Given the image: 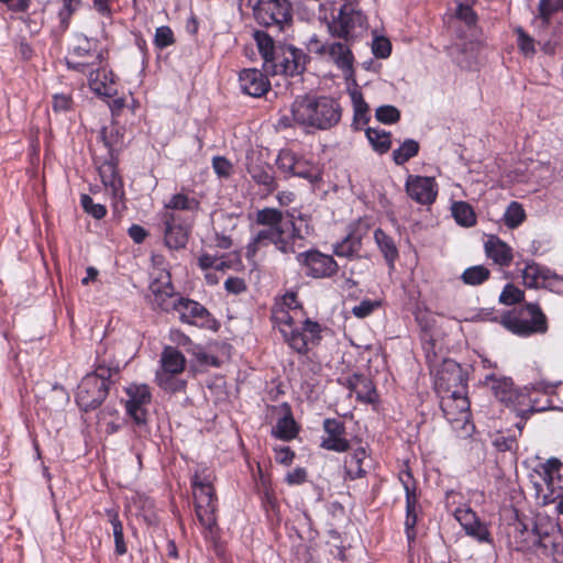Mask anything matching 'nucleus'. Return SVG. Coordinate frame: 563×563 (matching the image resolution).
Here are the masks:
<instances>
[{
	"mask_svg": "<svg viewBox=\"0 0 563 563\" xmlns=\"http://www.w3.org/2000/svg\"><path fill=\"white\" fill-rule=\"evenodd\" d=\"M290 112L295 124L318 131L334 128L342 117L340 103L328 96H299L291 103Z\"/></svg>",
	"mask_w": 563,
	"mask_h": 563,
	"instance_id": "1",
	"label": "nucleus"
},
{
	"mask_svg": "<svg viewBox=\"0 0 563 563\" xmlns=\"http://www.w3.org/2000/svg\"><path fill=\"white\" fill-rule=\"evenodd\" d=\"M319 20L327 25L332 36L345 42L353 38L357 27L362 29L366 24V16L356 1L345 2L339 9L334 1H324L319 5Z\"/></svg>",
	"mask_w": 563,
	"mask_h": 563,
	"instance_id": "2",
	"label": "nucleus"
},
{
	"mask_svg": "<svg viewBox=\"0 0 563 563\" xmlns=\"http://www.w3.org/2000/svg\"><path fill=\"white\" fill-rule=\"evenodd\" d=\"M500 323L508 331L520 336L548 331L547 317L537 303H527L523 308L504 313Z\"/></svg>",
	"mask_w": 563,
	"mask_h": 563,
	"instance_id": "3",
	"label": "nucleus"
},
{
	"mask_svg": "<svg viewBox=\"0 0 563 563\" xmlns=\"http://www.w3.org/2000/svg\"><path fill=\"white\" fill-rule=\"evenodd\" d=\"M276 165L287 178L300 177L310 183L321 179L319 166L291 150H282L277 155Z\"/></svg>",
	"mask_w": 563,
	"mask_h": 563,
	"instance_id": "4",
	"label": "nucleus"
},
{
	"mask_svg": "<svg viewBox=\"0 0 563 563\" xmlns=\"http://www.w3.org/2000/svg\"><path fill=\"white\" fill-rule=\"evenodd\" d=\"M305 275L311 278H330L339 271V265L331 255L318 250L301 252L296 256Z\"/></svg>",
	"mask_w": 563,
	"mask_h": 563,
	"instance_id": "5",
	"label": "nucleus"
},
{
	"mask_svg": "<svg viewBox=\"0 0 563 563\" xmlns=\"http://www.w3.org/2000/svg\"><path fill=\"white\" fill-rule=\"evenodd\" d=\"M253 13L260 24L277 25L280 29L292 19L291 4L288 0H258Z\"/></svg>",
	"mask_w": 563,
	"mask_h": 563,
	"instance_id": "6",
	"label": "nucleus"
},
{
	"mask_svg": "<svg viewBox=\"0 0 563 563\" xmlns=\"http://www.w3.org/2000/svg\"><path fill=\"white\" fill-rule=\"evenodd\" d=\"M269 244L284 253L289 254L292 252L290 242L285 236L284 229L264 228L256 231L245 246V256L249 261H253L256 254Z\"/></svg>",
	"mask_w": 563,
	"mask_h": 563,
	"instance_id": "7",
	"label": "nucleus"
},
{
	"mask_svg": "<svg viewBox=\"0 0 563 563\" xmlns=\"http://www.w3.org/2000/svg\"><path fill=\"white\" fill-rule=\"evenodd\" d=\"M321 325L317 321L303 319L299 325L291 330V334L284 336L288 345L299 354H306L321 341Z\"/></svg>",
	"mask_w": 563,
	"mask_h": 563,
	"instance_id": "8",
	"label": "nucleus"
},
{
	"mask_svg": "<svg viewBox=\"0 0 563 563\" xmlns=\"http://www.w3.org/2000/svg\"><path fill=\"white\" fill-rule=\"evenodd\" d=\"M128 399L125 410L134 423L143 427L147 422V407L152 401V394L145 384H131L125 388Z\"/></svg>",
	"mask_w": 563,
	"mask_h": 563,
	"instance_id": "9",
	"label": "nucleus"
},
{
	"mask_svg": "<svg viewBox=\"0 0 563 563\" xmlns=\"http://www.w3.org/2000/svg\"><path fill=\"white\" fill-rule=\"evenodd\" d=\"M183 323L190 325L213 329L216 320L211 317L210 312L198 301L188 298H179L174 305V309Z\"/></svg>",
	"mask_w": 563,
	"mask_h": 563,
	"instance_id": "10",
	"label": "nucleus"
},
{
	"mask_svg": "<svg viewBox=\"0 0 563 563\" xmlns=\"http://www.w3.org/2000/svg\"><path fill=\"white\" fill-rule=\"evenodd\" d=\"M109 389L96 376H85L77 388L76 402L85 411L99 407L107 398Z\"/></svg>",
	"mask_w": 563,
	"mask_h": 563,
	"instance_id": "11",
	"label": "nucleus"
},
{
	"mask_svg": "<svg viewBox=\"0 0 563 563\" xmlns=\"http://www.w3.org/2000/svg\"><path fill=\"white\" fill-rule=\"evenodd\" d=\"M161 218L166 246L172 250L184 249L188 242L189 228L184 224L181 217L173 211H164Z\"/></svg>",
	"mask_w": 563,
	"mask_h": 563,
	"instance_id": "12",
	"label": "nucleus"
},
{
	"mask_svg": "<svg viewBox=\"0 0 563 563\" xmlns=\"http://www.w3.org/2000/svg\"><path fill=\"white\" fill-rule=\"evenodd\" d=\"M405 189L407 195L419 205H431L438 196V184L432 177L409 175Z\"/></svg>",
	"mask_w": 563,
	"mask_h": 563,
	"instance_id": "13",
	"label": "nucleus"
},
{
	"mask_svg": "<svg viewBox=\"0 0 563 563\" xmlns=\"http://www.w3.org/2000/svg\"><path fill=\"white\" fill-rule=\"evenodd\" d=\"M440 406L450 423H465L470 418V401L462 390L441 396Z\"/></svg>",
	"mask_w": 563,
	"mask_h": 563,
	"instance_id": "14",
	"label": "nucleus"
},
{
	"mask_svg": "<svg viewBox=\"0 0 563 563\" xmlns=\"http://www.w3.org/2000/svg\"><path fill=\"white\" fill-rule=\"evenodd\" d=\"M308 56L302 49L294 46H286L280 49V54L275 56L274 73L295 76L301 74L306 68Z\"/></svg>",
	"mask_w": 563,
	"mask_h": 563,
	"instance_id": "15",
	"label": "nucleus"
},
{
	"mask_svg": "<svg viewBox=\"0 0 563 563\" xmlns=\"http://www.w3.org/2000/svg\"><path fill=\"white\" fill-rule=\"evenodd\" d=\"M316 53L320 56L329 57V59L333 62L346 77H350L353 74L354 56L347 45V42H329L320 44L316 48Z\"/></svg>",
	"mask_w": 563,
	"mask_h": 563,
	"instance_id": "16",
	"label": "nucleus"
},
{
	"mask_svg": "<svg viewBox=\"0 0 563 563\" xmlns=\"http://www.w3.org/2000/svg\"><path fill=\"white\" fill-rule=\"evenodd\" d=\"M323 432L320 444L322 449L338 453L346 452L350 449V441L345 437V426L340 420L334 418L324 419Z\"/></svg>",
	"mask_w": 563,
	"mask_h": 563,
	"instance_id": "17",
	"label": "nucleus"
},
{
	"mask_svg": "<svg viewBox=\"0 0 563 563\" xmlns=\"http://www.w3.org/2000/svg\"><path fill=\"white\" fill-rule=\"evenodd\" d=\"M153 302L162 310L169 311L180 297H177L168 273H162L150 286Z\"/></svg>",
	"mask_w": 563,
	"mask_h": 563,
	"instance_id": "18",
	"label": "nucleus"
},
{
	"mask_svg": "<svg viewBox=\"0 0 563 563\" xmlns=\"http://www.w3.org/2000/svg\"><path fill=\"white\" fill-rule=\"evenodd\" d=\"M101 63V54L92 49L91 43L85 40L82 45L74 47L69 57L66 58L68 68L81 73L91 70L90 68Z\"/></svg>",
	"mask_w": 563,
	"mask_h": 563,
	"instance_id": "19",
	"label": "nucleus"
},
{
	"mask_svg": "<svg viewBox=\"0 0 563 563\" xmlns=\"http://www.w3.org/2000/svg\"><path fill=\"white\" fill-rule=\"evenodd\" d=\"M241 90L251 97L260 98L271 88L267 76L256 68H246L239 74Z\"/></svg>",
	"mask_w": 563,
	"mask_h": 563,
	"instance_id": "20",
	"label": "nucleus"
},
{
	"mask_svg": "<svg viewBox=\"0 0 563 563\" xmlns=\"http://www.w3.org/2000/svg\"><path fill=\"white\" fill-rule=\"evenodd\" d=\"M455 519L460 522L466 534L479 542H489L490 533L487 527L482 523L476 514L470 507H459L454 511Z\"/></svg>",
	"mask_w": 563,
	"mask_h": 563,
	"instance_id": "21",
	"label": "nucleus"
},
{
	"mask_svg": "<svg viewBox=\"0 0 563 563\" xmlns=\"http://www.w3.org/2000/svg\"><path fill=\"white\" fill-rule=\"evenodd\" d=\"M194 505L197 519L203 528L206 537H213L217 529L218 498L194 499Z\"/></svg>",
	"mask_w": 563,
	"mask_h": 563,
	"instance_id": "22",
	"label": "nucleus"
},
{
	"mask_svg": "<svg viewBox=\"0 0 563 563\" xmlns=\"http://www.w3.org/2000/svg\"><path fill=\"white\" fill-rule=\"evenodd\" d=\"M343 385L356 395V399L365 404H374L377 399L375 386L371 378L362 374H353L345 378Z\"/></svg>",
	"mask_w": 563,
	"mask_h": 563,
	"instance_id": "23",
	"label": "nucleus"
},
{
	"mask_svg": "<svg viewBox=\"0 0 563 563\" xmlns=\"http://www.w3.org/2000/svg\"><path fill=\"white\" fill-rule=\"evenodd\" d=\"M399 479L402 483L404 489L406 492L407 516H406L405 526H406V530H407V537H408V539H411V538H413L412 530L417 522V516L415 514V508H416V504H417V497L415 494V483H413L412 475L409 471H405V472L400 473Z\"/></svg>",
	"mask_w": 563,
	"mask_h": 563,
	"instance_id": "24",
	"label": "nucleus"
},
{
	"mask_svg": "<svg viewBox=\"0 0 563 563\" xmlns=\"http://www.w3.org/2000/svg\"><path fill=\"white\" fill-rule=\"evenodd\" d=\"M477 15L473 10V4H456L452 14L448 16L446 23L450 29H459L463 25L465 30L459 33L460 37H464L467 33H472L476 26Z\"/></svg>",
	"mask_w": 563,
	"mask_h": 563,
	"instance_id": "25",
	"label": "nucleus"
},
{
	"mask_svg": "<svg viewBox=\"0 0 563 563\" xmlns=\"http://www.w3.org/2000/svg\"><path fill=\"white\" fill-rule=\"evenodd\" d=\"M486 256L500 267H507L514 260L512 249L496 235H489L484 243Z\"/></svg>",
	"mask_w": 563,
	"mask_h": 563,
	"instance_id": "26",
	"label": "nucleus"
},
{
	"mask_svg": "<svg viewBox=\"0 0 563 563\" xmlns=\"http://www.w3.org/2000/svg\"><path fill=\"white\" fill-rule=\"evenodd\" d=\"M247 173L251 178L260 186H263L267 192H273L277 188L273 167L264 162L252 159L247 165Z\"/></svg>",
	"mask_w": 563,
	"mask_h": 563,
	"instance_id": "27",
	"label": "nucleus"
},
{
	"mask_svg": "<svg viewBox=\"0 0 563 563\" xmlns=\"http://www.w3.org/2000/svg\"><path fill=\"white\" fill-rule=\"evenodd\" d=\"M563 11V0H539L538 14L532 20V24L538 29V35L545 32L558 12Z\"/></svg>",
	"mask_w": 563,
	"mask_h": 563,
	"instance_id": "28",
	"label": "nucleus"
},
{
	"mask_svg": "<svg viewBox=\"0 0 563 563\" xmlns=\"http://www.w3.org/2000/svg\"><path fill=\"white\" fill-rule=\"evenodd\" d=\"M303 310H283L282 308H273L272 319L275 325L278 328L283 338L287 334H291V330L299 325L303 318Z\"/></svg>",
	"mask_w": 563,
	"mask_h": 563,
	"instance_id": "29",
	"label": "nucleus"
},
{
	"mask_svg": "<svg viewBox=\"0 0 563 563\" xmlns=\"http://www.w3.org/2000/svg\"><path fill=\"white\" fill-rule=\"evenodd\" d=\"M214 475L208 470L196 471L191 477V490L194 499L217 497L213 487Z\"/></svg>",
	"mask_w": 563,
	"mask_h": 563,
	"instance_id": "30",
	"label": "nucleus"
},
{
	"mask_svg": "<svg viewBox=\"0 0 563 563\" xmlns=\"http://www.w3.org/2000/svg\"><path fill=\"white\" fill-rule=\"evenodd\" d=\"M89 86L100 96L112 97L117 93L113 74L106 69L89 70Z\"/></svg>",
	"mask_w": 563,
	"mask_h": 563,
	"instance_id": "31",
	"label": "nucleus"
},
{
	"mask_svg": "<svg viewBox=\"0 0 563 563\" xmlns=\"http://www.w3.org/2000/svg\"><path fill=\"white\" fill-rule=\"evenodd\" d=\"M362 239L363 233L360 229H352L341 242L334 244L333 253L339 257H354L362 247Z\"/></svg>",
	"mask_w": 563,
	"mask_h": 563,
	"instance_id": "32",
	"label": "nucleus"
},
{
	"mask_svg": "<svg viewBox=\"0 0 563 563\" xmlns=\"http://www.w3.org/2000/svg\"><path fill=\"white\" fill-rule=\"evenodd\" d=\"M102 184L110 188L114 197L123 196V183L118 175L117 164L113 161L104 162L99 167Z\"/></svg>",
	"mask_w": 563,
	"mask_h": 563,
	"instance_id": "33",
	"label": "nucleus"
},
{
	"mask_svg": "<svg viewBox=\"0 0 563 563\" xmlns=\"http://www.w3.org/2000/svg\"><path fill=\"white\" fill-rule=\"evenodd\" d=\"M486 380H490V388L495 397L506 405H511L518 398V393L514 389V384L510 378L495 376H487Z\"/></svg>",
	"mask_w": 563,
	"mask_h": 563,
	"instance_id": "34",
	"label": "nucleus"
},
{
	"mask_svg": "<svg viewBox=\"0 0 563 563\" xmlns=\"http://www.w3.org/2000/svg\"><path fill=\"white\" fill-rule=\"evenodd\" d=\"M550 269L534 262L527 263L521 272L525 286L529 288H543Z\"/></svg>",
	"mask_w": 563,
	"mask_h": 563,
	"instance_id": "35",
	"label": "nucleus"
},
{
	"mask_svg": "<svg viewBox=\"0 0 563 563\" xmlns=\"http://www.w3.org/2000/svg\"><path fill=\"white\" fill-rule=\"evenodd\" d=\"M186 358L175 347L166 346L161 355V368L158 371L169 374H180L185 369Z\"/></svg>",
	"mask_w": 563,
	"mask_h": 563,
	"instance_id": "36",
	"label": "nucleus"
},
{
	"mask_svg": "<svg viewBox=\"0 0 563 563\" xmlns=\"http://www.w3.org/2000/svg\"><path fill=\"white\" fill-rule=\"evenodd\" d=\"M374 239L388 266L394 268L399 253L393 238L387 235L382 229H376L374 232Z\"/></svg>",
	"mask_w": 563,
	"mask_h": 563,
	"instance_id": "37",
	"label": "nucleus"
},
{
	"mask_svg": "<svg viewBox=\"0 0 563 563\" xmlns=\"http://www.w3.org/2000/svg\"><path fill=\"white\" fill-rule=\"evenodd\" d=\"M461 380V369L457 363L451 360L443 361V368L435 374V386L439 393L442 389H448L451 382L456 383Z\"/></svg>",
	"mask_w": 563,
	"mask_h": 563,
	"instance_id": "38",
	"label": "nucleus"
},
{
	"mask_svg": "<svg viewBox=\"0 0 563 563\" xmlns=\"http://www.w3.org/2000/svg\"><path fill=\"white\" fill-rule=\"evenodd\" d=\"M365 134L375 152L385 154L390 150L391 134L389 132L377 128H368Z\"/></svg>",
	"mask_w": 563,
	"mask_h": 563,
	"instance_id": "39",
	"label": "nucleus"
},
{
	"mask_svg": "<svg viewBox=\"0 0 563 563\" xmlns=\"http://www.w3.org/2000/svg\"><path fill=\"white\" fill-rule=\"evenodd\" d=\"M200 209V201L195 197H190L184 192H178L172 196L165 205V211H192L196 212Z\"/></svg>",
	"mask_w": 563,
	"mask_h": 563,
	"instance_id": "40",
	"label": "nucleus"
},
{
	"mask_svg": "<svg viewBox=\"0 0 563 563\" xmlns=\"http://www.w3.org/2000/svg\"><path fill=\"white\" fill-rule=\"evenodd\" d=\"M365 457V450L358 448L345 459V472L350 479L361 478L365 475L366 472L362 468V462Z\"/></svg>",
	"mask_w": 563,
	"mask_h": 563,
	"instance_id": "41",
	"label": "nucleus"
},
{
	"mask_svg": "<svg viewBox=\"0 0 563 563\" xmlns=\"http://www.w3.org/2000/svg\"><path fill=\"white\" fill-rule=\"evenodd\" d=\"M350 96L354 110L353 123L356 126L367 124L369 121V108L363 95L358 90H353Z\"/></svg>",
	"mask_w": 563,
	"mask_h": 563,
	"instance_id": "42",
	"label": "nucleus"
},
{
	"mask_svg": "<svg viewBox=\"0 0 563 563\" xmlns=\"http://www.w3.org/2000/svg\"><path fill=\"white\" fill-rule=\"evenodd\" d=\"M561 528L559 523L550 520L549 518H539L532 530L533 544H538L543 539L550 538L551 536H558Z\"/></svg>",
	"mask_w": 563,
	"mask_h": 563,
	"instance_id": "43",
	"label": "nucleus"
},
{
	"mask_svg": "<svg viewBox=\"0 0 563 563\" xmlns=\"http://www.w3.org/2000/svg\"><path fill=\"white\" fill-rule=\"evenodd\" d=\"M452 216L463 227L470 228L476 223V216L471 205L464 201H456L452 205Z\"/></svg>",
	"mask_w": 563,
	"mask_h": 563,
	"instance_id": "44",
	"label": "nucleus"
},
{
	"mask_svg": "<svg viewBox=\"0 0 563 563\" xmlns=\"http://www.w3.org/2000/svg\"><path fill=\"white\" fill-rule=\"evenodd\" d=\"M284 214L275 208H264L256 212L255 222L258 225L273 229H283L282 221Z\"/></svg>",
	"mask_w": 563,
	"mask_h": 563,
	"instance_id": "45",
	"label": "nucleus"
},
{
	"mask_svg": "<svg viewBox=\"0 0 563 563\" xmlns=\"http://www.w3.org/2000/svg\"><path fill=\"white\" fill-rule=\"evenodd\" d=\"M490 277V271L484 265H474L467 267L461 275L465 285L478 286L484 284Z\"/></svg>",
	"mask_w": 563,
	"mask_h": 563,
	"instance_id": "46",
	"label": "nucleus"
},
{
	"mask_svg": "<svg viewBox=\"0 0 563 563\" xmlns=\"http://www.w3.org/2000/svg\"><path fill=\"white\" fill-rule=\"evenodd\" d=\"M420 150L419 143L413 139H407L402 144L394 150L393 159L395 164L402 165L412 157L417 156Z\"/></svg>",
	"mask_w": 563,
	"mask_h": 563,
	"instance_id": "47",
	"label": "nucleus"
},
{
	"mask_svg": "<svg viewBox=\"0 0 563 563\" xmlns=\"http://www.w3.org/2000/svg\"><path fill=\"white\" fill-rule=\"evenodd\" d=\"M273 435L289 441L297 435L296 422L291 416H285L278 419L276 426L273 429Z\"/></svg>",
	"mask_w": 563,
	"mask_h": 563,
	"instance_id": "48",
	"label": "nucleus"
},
{
	"mask_svg": "<svg viewBox=\"0 0 563 563\" xmlns=\"http://www.w3.org/2000/svg\"><path fill=\"white\" fill-rule=\"evenodd\" d=\"M254 40L257 48L265 62L275 60V43L274 40L263 31H256L254 33Z\"/></svg>",
	"mask_w": 563,
	"mask_h": 563,
	"instance_id": "49",
	"label": "nucleus"
},
{
	"mask_svg": "<svg viewBox=\"0 0 563 563\" xmlns=\"http://www.w3.org/2000/svg\"><path fill=\"white\" fill-rule=\"evenodd\" d=\"M526 219V212L522 206L517 201H511L503 217L504 223L509 229L519 227Z\"/></svg>",
	"mask_w": 563,
	"mask_h": 563,
	"instance_id": "50",
	"label": "nucleus"
},
{
	"mask_svg": "<svg viewBox=\"0 0 563 563\" xmlns=\"http://www.w3.org/2000/svg\"><path fill=\"white\" fill-rule=\"evenodd\" d=\"M517 35V45L519 51L526 57H533L537 53L536 44L538 43L531 35H529L521 26H517L515 30Z\"/></svg>",
	"mask_w": 563,
	"mask_h": 563,
	"instance_id": "51",
	"label": "nucleus"
},
{
	"mask_svg": "<svg viewBox=\"0 0 563 563\" xmlns=\"http://www.w3.org/2000/svg\"><path fill=\"white\" fill-rule=\"evenodd\" d=\"M177 374H169L157 371L155 380L159 387L167 391H179L185 387V382L176 377Z\"/></svg>",
	"mask_w": 563,
	"mask_h": 563,
	"instance_id": "52",
	"label": "nucleus"
},
{
	"mask_svg": "<svg viewBox=\"0 0 563 563\" xmlns=\"http://www.w3.org/2000/svg\"><path fill=\"white\" fill-rule=\"evenodd\" d=\"M109 517L113 530L115 552L119 555H123L126 553V545L123 537L122 522L120 521L118 514L114 511H109Z\"/></svg>",
	"mask_w": 563,
	"mask_h": 563,
	"instance_id": "53",
	"label": "nucleus"
},
{
	"mask_svg": "<svg viewBox=\"0 0 563 563\" xmlns=\"http://www.w3.org/2000/svg\"><path fill=\"white\" fill-rule=\"evenodd\" d=\"M375 117L384 124H394L400 120V111L394 106L385 104L376 109Z\"/></svg>",
	"mask_w": 563,
	"mask_h": 563,
	"instance_id": "54",
	"label": "nucleus"
},
{
	"mask_svg": "<svg viewBox=\"0 0 563 563\" xmlns=\"http://www.w3.org/2000/svg\"><path fill=\"white\" fill-rule=\"evenodd\" d=\"M525 298V292L512 284H507L500 296L499 301L504 305H515L521 302Z\"/></svg>",
	"mask_w": 563,
	"mask_h": 563,
	"instance_id": "55",
	"label": "nucleus"
},
{
	"mask_svg": "<svg viewBox=\"0 0 563 563\" xmlns=\"http://www.w3.org/2000/svg\"><path fill=\"white\" fill-rule=\"evenodd\" d=\"M80 202L82 209L98 220L107 214L106 207L100 203H95L92 198L88 195H81Z\"/></svg>",
	"mask_w": 563,
	"mask_h": 563,
	"instance_id": "56",
	"label": "nucleus"
},
{
	"mask_svg": "<svg viewBox=\"0 0 563 563\" xmlns=\"http://www.w3.org/2000/svg\"><path fill=\"white\" fill-rule=\"evenodd\" d=\"M175 42L174 33L169 26L163 25L156 29L154 36V44L156 47L163 49Z\"/></svg>",
	"mask_w": 563,
	"mask_h": 563,
	"instance_id": "57",
	"label": "nucleus"
},
{
	"mask_svg": "<svg viewBox=\"0 0 563 563\" xmlns=\"http://www.w3.org/2000/svg\"><path fill=\"white\" fill-rule=\"evenodd\" d=\"M73 107V98L70 93L60 92L53 96L52 108L54 112H66Z\"/></svg>",
	"mask_w": 563,
	"mask_h": 563,
	"instance_id": "58",
	"label": "nucleus"
},
{
	"mask_svg": "<svg viewBox=\"0 0 563 563\" xmlns=\"http://www.w3.org/2000/svg\"><path fill=\"white\" fill-rule=\"evenodd\" d=\"M274 308H282L283 310H302L300 302L298 301L295 292L285 294L279 300L276 301Z\"/></svg>",
	"mask_w": 563,
	"mask_h": 563,
	"instance_id": "59",
	"label": "nucleus"
},
{
	"mask_svg": "<svg viewBox=\"0 0 563 563\" xmlns=\"http://www.w3.org/2000/svg\"><path fill=\"white\" fill-rule=\"evenodd\" d=\"M373 54L378 58H386L390 55L391 44L388 38L376 37L372 45Z\"/></svg>",
	"mask_w": 563,
	"mask_h": 563,
	"instance_id": "60",
	"label": "nucleus"
},
{
	"mask_svg": "<svg viewBox=\"0 0 563 563\" xmlns=\"http://www.w3.org/2000/svg\"><path fill=\"white\" fill-rule=\"evenodd\" d=\"M212 167L220 177H229L232 174L233 166L229 159L223 156H216L212 159Z\"/></svg>",
	"mask_w": 563,
	"mask_h": 563,
	"instance_id": "61",
	"label": "nucleus"
},
{
	"mask_svg": "<svg viewBox=\"0 0 563 563\" xmlns=\"http://www.w3.org/2000/svg\"><path fill=\"white\" fill-rule=\"evenodd\" d=\"M378 306L379 303L377 301L363 300L352 308V312L357 318H365L369 316Z\"/></svg>",
	"mask_w": 563,
	"mask_h": 563,
	"instance_id": "62",
	"label": "nucleus"
},
{
	"mask_svg": "<svg viewBox=\"0 0 563 563\" xmlns=\"http://www.w3.org/2000/svg\"><path fill=\"white\" fill-rule=\"evenodd\" d=\"M239 265H241L239 256L222 255L218 256L213 269L219 272H225L227 269L234 268Z\"/></svg>",
	"mask_w": 563,
	"mask_h": 563,
	"instance_id": "63",
	"label": "nucleus"
},
{
	"mask_svg": "<svg viewBox=\"0 0 563 563\" xmlns=\"http://www.w3.org/2000/svg\"><path fill=\"white\" fill-rule=\"evenodd\" d=\"M543 288H547L555 294L563 295V276H560L550 269Z\"/></svg>",
	"mask_w": 563,
	"mask_h": 563,
	"instance_id": "64",
	"label": "nucleus"
}]
</instances>
